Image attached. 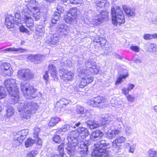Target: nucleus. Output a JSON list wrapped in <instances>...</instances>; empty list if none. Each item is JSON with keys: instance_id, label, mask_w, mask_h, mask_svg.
Masks as SVG:
<instances>
[{"instance_id": "nucleus-1", "label": "nucleus", "mask_w": 157, "mask_h": 157, "mask_svg": "<svg viewBox=\"0 0 157 157\" xmlns=\"http://www.w3.org/2000/svg\"><path fill=\"white\" fill-rule=\"evenodd\" d=\"M89 133L88 130L86 128L82 127H79L75 130H72L69 132L67 139L68 140H70L72 138L78 142V145L79 148L88 147L91 142L89 141L84 142V141L88 136Z\"/></svg>"}, {"instance_id": "nucleus-2", "label": "nucleus", "mask_w": 157, "mask_h": 157, "mask_svg": "<svg viewBox=\"0 0 157 157\" xmlns=\"http://www.w3.org/2000/svg\"><path fill=\"white\" fill-rule=\"evenodd\" d=\"M29 11L31 13L32 9H30L27 6H25L22 11V16L24 19L23 21H21L20 18H19L20 16L19 14H18L15 15V19L14 16L12 15H8L6 16L5 20L6 25L7 26L8 29H11L13 28L15 24L18 25V24L25 23V21L29 18V17H31V14L29 13Z\"/></svg>"}, {"instance_id": "nucleus-3", "label": "nucleus", "mask_w": 157, "mask_h": 157, "mask_svg": "<svg viewBox=\"0 0 157 157\" xmlns=\"http://www.w3.org/2000/svg\"><path fill=\"white\" fill-rule=\"evenodd\" d=\"M38 107L37 103L31 101L25 102L22 101L17 105L18 111L21 112V116L23 118L27 119L30 118L31 114L35 113Z\"/></svg>"}, {"instance_id": "nucleus-4", "label": "nucleus", "mask_w": 157, "mask_h": 157, "mask_svg": "<svg viewBox=\"0 0 157 157\" xmlns=\"http://www.w3.org/2000/svg\"><path fill=\"white\" fill-rule=\"evenodd\" d=\"M109 144L107 141L102 140L94 144V150L92 153L91 157H109V152L106 150Z\"/></svg>"}, {"instance_id": "nucleus-5", "label": "nucleus", "mask_w": 157, "mask_h": 157, "mask_svg": "<svg viewBox=\"0 0 157 157\" xmlns=\"http://www.w3.org/2000/svg\"><path fill=\"white\" fill-rule=\"evenodd\" d=\"M85 65L88 68L85 69L80 66L77 68V72L79 77H82L85 75H90L92 73L95 74H98V68L94 60L90 59L86 60Z\"/></svg>"}, {"instance_id": "nucleus-6", "label": "nucleus", "mask_w": 157, "mask_h": 157, "mask_svg": "<svg viewBox=\"0 0 157 157\" xmlns=\"http://www.w3.org/2000/svg\"><path fill=\"white\" fill-rule=\"evenodd\" d=\"M16 80L10 78L4 81V86L11 96L12 103H17L19 100V89L17 86Z\"/></svg>"}, {"instance_id": "nucleus-7", "label": "nucleus", "mask_w": 157, "mask_h": 157, "mask_svg": "<svg viewBox=\"0 0 157 157\" xmlns=\"http://www.w3.org/2000/svg\"><path fill=\"white\" fill-rule=\"evenodd\" d=\"M111 14L113 23L117 25V24L120 25L125 22L124 15L122 8L116 6L115 9L111 8Z\"/></svg>"}, {"instance_id": "nucleus-8", "label": "nucleus", "mask_w": 157, "mask_h": 157, "mask_svg": "<svg viewBox=\"0 0 157 157\" xmlns=\"http://www.w3.org/2000/svg\"><path fill=\"white\" fill-rule=\"evenodd\" d=\"M21 89L24 95L27 99H32L36 97V90L30 86L28 83H22L21 84Z\"/></svg>"}, {"instance_id": "nucleus-9", "label": "nucleus", "mask_w": 157, "mask_h": 157, "mask_svg": "<svg viewBox=\"0 0 157 157\" xmlns=\"http://www.w3.org/2000/svg\"><path fill=\"white\" fill-rule=\"evenodd\" d=\"M31 13L32 14L31 15V17L25 21V26L30 29H31L32 28L34 21H40L41 18L40 8H36V10H32Z\"/></svg>"}, {"instance_id": "nucleus-10", "label": "nucleus", "mask_w": 157, "mask_h": 157, "mask_svg": "<svg viewBox=\"0 0 157 157\" xmlns=\"http://www.w3.org/2000/svg\"><path fill=\"white\" fill-rule=\"evenodd\" d=\"M106 103V100L103 97L101 96L94 98L88 101L89 105L94 107L100 108L105 107V103Z\"/></svg>"}, {"instance_id": "nucleus-11", "label": "nucleus", "mask_w": 157, "mask_h": 157, "mask_svg": "<svg viewBox=\"0 0 157 157\" xmlns=\"http://www.w3.org/2000/svg\"><path fill=\"white\" fill-rule=\"evenodd\" d=\"M94 21L96 25H98L106 21L108 19V13L105 10H101L95 16Z\"/></svg>"}, {"instance_id": "nucleus-12", "label": "nucleus", "mask_w": 157, "mask_h": 157, "mask_svg": "<svg viewBox=\"0 0 157 157\" xmlns=\"http://www.w3.org/2000/svg\"><path fill=\"white\" fill-rule=\"evenodd\" d=\"M68 140V144L67 147H65L67 153L70 155H75L77 153L75 148L76 146L78 147V142L72 138L70 140Z\"/></svg>"}, {"instance_id": "nucleus-13", "label": "nucleus", "mask_w": 157, "mask_h": 157, "mask_svg": "<svg viewBox=\"0 0 157 157\" xmlns=\"http://www.w3.org/2000/svg\"><path fill=\"white\" fill-rule=\"evenodd\" d=\"M18 76L22 78L24 80H29L33 78L34 75L30 70L23 69L18 71Z\"/></svg>"}, {"instance_id": "nucleus-14", "label": "nucleus", "mask_w": 157, "mask_h": 157, "mask_svg": "<svg viewBox=\"0 0 157 157\" xmlns=\"http://www.w3.org/2000/svg\"><path fill=\"white\" fill-rule=\"evenodd\" d=\"M56 10L57 11H55L53 15L52 18L51 19V26H52L53 24H55L56 23L61 17V14H62L64 11V8L62 6L58 5L56 8Z\"/></svg>"}, {"instance_id": "nucleus-15", "label": "nucleus", "mask_w": 157, "mask_h": 157, "mask_svg": "<svg viewBox=\"0 0 157 157\" xmlns=\"http://www.w3.org/2000/svg\"><path fill=\"white\" fill-rule=\"evenodd\" d=\"M60 40L59 35L55 34L53 35H50L48 36V38L45 42L48 45L54 47L56 45Z\"/></svg>"}, {"instance_id": "nucleus-16", "label": "nucleus", "mask_w": 157, "mask_h": 157, "mask_svg": "<svg viewBox=\"0 0 157 157\" xmlns=\"http://www.w3.org/2000/svg\"><path fill=\"white\" fill-rule=\"evenodd\" d=\"M84 77V78L81 79L78 85L79 87L81 88H84L87 85L91 83L94 80V78L90 75H85Z\"/></svg>"}, {"instance_id": "nucleus-17", "label": "nucleus", "mask_w": 157, "mask_h": 157, "mask_svg": "<svg viewBox=\"0 0 157 157\" xmlns=\"http://www.w3.org/2000/svg\"><path fill=\"white\" fill-rule=\"evenodd\" d=\"M125 141V138L123 136L117 137L112 142L113 147L118 150L121 148V146Z\"/></svg>"}, {"instance_id": "nucleus-18", "label": "nucleus", "mask_w": 157, "mask_h": 157, "mask_svg": "<svg viewBox=\"0 0 157 157\" xmlns=\"http://www.w3.org/2000/svg\"><path fill=\"white\" fill-rule=\"evenodd\" d=\"M81 124V123L79 122L75 123V124H73L71 125H65L62 127V128L59 129L57 131V133H61L63 132L68 131L69 130H71V128H75L76 127H78Z\"/></svg>"}, {"instance_id": "nucleus-19", "label": "nucleus", "mask_w": 157, "mask_h": 157, "mask_svg": "<svg viewBox=\"0 0 157 157\" xmlns=\"http://www.w3.org/2000/svg\"><path fill=\"white\" fill-rule=\"evenodd\" d=\"M103 135V133L100 130H97L93 132L90 135V139L92 141H96L99 140Z\"/></svg>"}, {"instance_id": "nucleus-20", "label": "nucleus", "mask_w": 157, "mask_h": 157, "mask_svg": "<svg viewBox=\"0 0 157 157\" xmlns=\"http://www.w3.org/2000/svg\"><path fill=\"white\" fill-rule=\"evenodd\" d=\"M61 78L65 81H71L74 79V73L70 71H65Z\"/></svg>"}, {"instance_id": "nucleus-21", "label": "nucleus", "mask_w": 157, "mask_h": 157, "mask_svg": "<svg viewBox=\"0 0 157 157\" xmlns=\"http://www.w3.org/2000/svg\"><path fill=\"white\" fill-rule=\"evenodd\" d=\"M44 56L40 54L34 55H31L29 56V58L35 63H39L43 60Z\"/></svg>"}, {"instance_id": "nucleus-22", "label": "nucleus", "mask_w": 157, "mask_h": 157, "mask_svg": "<svg viewBox=\"0 0 157 157\" xmlns=\"http://www.w3.org/2000/svg\"><path fill=\"white\" fill-rule=\"evenodd\" d=\"M121 131L117 130H113L111 129L108 130L105 132L106 137L109 139H112L115 137L116 135L119 134Z\"/></svg>"}, {"instance_id": "nucleus-23", "label": "nucleus", "mask_w": 157, "mask_h": 157, "mask_svg": "<svg viewBox=\"0 0 157 157\" xmlns=\"http://www.w3.org/2000/svg\"><path fill=\"white\" fill-rule=\"evenodd\" d=\"M123 9L128 17H134L135 15V10L131 9L130 8L125 5L123 6Z\"/></svg>"}, {"instance_id": "nucleus-24", "label": "nucleus", "mask_w": 157, "mask_h": 157, "mask_svg": "<svg viewBox=\"0 0 157 157\" xmlns=\"http://www.w3.org/2000/svg\"><path fill=\"white\" fill-rule=\"evenodd\" d=\"M29 132L28 129H23L19 131L16 135V138L19 137L23 140L25 138Z\"/></svg>"}, {"instance_id": "nucleus-25", "label": "nucleus", "mask_w": 157, "mask_h": 157, "mask_svg": "<svg viewBox=\"0 0 157 157\" xmlns=\"http://www.w3.org/2000/svg\"><path fill=\"white\" fill-rule=\"evenodd\" d=\"M44 27L41 25H39L36 29V34L38 38L43 36L45 33Z\"/></svg>"}, {"instance_id": "nucleus-26", "label": "nucleus", "mask_w": 157, "mask_h": 157, "mask_svg": "<svg viewBox=\"0 0 157 157\" xmlns=\"http://www.w3.org/2000/svg\"><path fill=\"white\" fill-rule=\"evenodd\" d=\"M79 153L81 156H77L76 157H88V147H82V148H79Z\"/></svg>"}, {"instance_id": "nucleus-27", "label": "nucleus", "mask_w": 157, "mask_h": 157, "mask_svg": "<svg viewBox=\"0 0 157 157\" xmlns=\"http://www.w3.org/2000/svg\"><path fill=\"white\" fill-rule=\"evenodd\" d=\"M86 123L87 126L91 129L96 128L99 126V124L98 122L93 120H87L86 121Z\"/></svg>"}, {"instance_id": "nucleus-28", "label": "nucleus", "mask_w": 157, "mask_h": 157, "mask_svg": "<svg viewBox=\"0 0 157 157\" xmlns=\"http://www.w3.org/2000/svg\"><path fill=\"white\" fill-rule=\"evenodd\" d=\"M94 2L97 6L101 8L106 7L109 4L106 0H95Z\"/></svg>"}, {"instance_id": "nucleus-29", "label": "nucleus", "mask_w": 157, "mask_h": 157, "mask_svg": "<svg viewBox=\"0 0 157 157\" xmlns=\"http://www.w3.org/2000/svg\"><path fill=\"white\" fill-rule=\"evenodd\" d=\"M24 51V49L21 48H10L0 51V52H3L6 53L9 52H18L21 53Z\"/></svg>"}, {"instance_id": "nucleus-30", "label": "nucleus", "mask_w": 157, "mask_h": 157, "mask_svg": "<svg viewBox=\"0 0 157 157\" xmlns=\"http://www.w3.org/2000/svg\"><path fill=\"white\" fill-rule=\"evenodd\" d=\"M148 51L150 52L157 55V45L154 44H148Z\"/></svg>"}, {"instance_id": "nucleus-31", "label": "nucleus", "mask_w": 157, "mask_h": 157, "mask_svg": "<svg viewBox=\"0 0 157 157\" xmlns=\"http://www.w3.org/2000/svg\"><path fill=\"white\" fill-rule=\"evenodd\" d=\"M37 4L38 3L36 0H30L27 6L30 9H32V11L36 10V8H40L39 7L36 6Z\"/></svg>"}, {"instance_id": "nucleus-32", "label": "nucleus", "mask_w": 157, "mask_h": 157, "mask_svg": "<svg viewBox=\"0 0 157 157\" xmlns=\"http://www.w3.org/2000/svg\"><path fill=\"white\" fill-rule=\"evenodd\" d=\"M11 66L10 63L6 62H3L0 63V73L9 69Z\"/></svg>"}, {"instance_id": "nucleus-33", "label": "nucleus", "mask_w": 157, "mask_h": 157, "mask_svg": "<svg viewBox=\"0 0 157 157\" xmlns=\"http://www.w3.org/2000/svg\"><path fill=\"white\" fill-rule=\"evenodd\" d=\"M128 76V74L126 73L125 75L123 74H121L118 76L117 80L116 81L115 84L116 85H118L119 84L121 83L122 82L123 79H125Z\"/></svg>"}, {"instance_id": "nucleus-34", "label": "nucleus", "mask_w": 157, "mask_h": 157, "mask_svg": "<svg viewBox=\"0 0 157 157\" xmlns=\"http://www.w3.org/2000/svg\"><path fill=\"white\" fill-rule=\"evenodd\" d=\"M6 117H11L13 115L14 110L13 107L11 106L8 105L6 107Z\"/></svg>"}, {"instance_id": "nucleus-35", "label": "nucleus", "mask_w": 157, "mask_h": 157, "mask_svg": "<svg viewBox=\"0 0 157 157\" xmlns=\"http://www.w3.org/2000/svg\"><path fill=\"white\" fill-rule=\"evenodd\" d=\"M23 140L20 138L19 137L16 138V135L14 137V140L13 141L12 145L14 147H16L19 146L23 142Z\"/></svg>"}, {"instance_id": "nucleus-36", "label": "nucleus", "mask_w": 157, "mask_h": 157, "mask_svg": "<svg viewBox=\"0 0 157 157\" xmlns=\"http://www.w3.org/2000/svg\"><path fill=\"white\" fill-rule=\"evenodd\" d=\"M59 121V119L57 117H54L51 119L48 125L50 126H53L56 125Z\"/></svg>"}, {"instance_id": "nucleus-37", "label": "nucleus", "mask_w": 157, "mask_h": 157, "mask_svg": "<svg viewBox=\"0 0 157 157\" xmlns=\"http://www.w3.org/2000/svg\"><path fill=\"white\" fill-rule=\"evenodd\" d=\"M77 10L76 8L70 9L68 13L69 15H71L74 18H75L77 16Z\"/></svg>"}, {"instance_id": "nucleus-38", "label": "nucleus", "mask_w": 157, "mask_h": 157, "mask_svg": "<svg viewBox=\"0 0 157 157\" xmlns=\"http://www.w3.org/2000/svg\"><path fill=\"white\" fill-rule=\"evenodd\" d=\"M124 129L127 136H129L132 133V128L129 126L123 125Z\"/></svg>"}, {"instance_id": "nucleus-39", "label": "nucleus", "mask_w": 157, "mask_h": 157, "mask_svg": "<svg viewBox=\"0 0 157 157\" xmlns=\"http://www.w3.org/2000/svg\"><path fill=\"white\" fill-rule=\"evenodd\" d=\"M36 143L35 140H33L31 138H29L25 142V146L26 147L31 146L33 144Z\"/></svg>"}, {"instance_id": "nucleus-40", "label": "nucleus", "mask_w": 157, "mask_h": 157, "mask_svg": "<svg viewBox=\"0 0 157 157\" xmlns=\"http://www.w3.org/2000/svg\"><path fill=\"white\" fill-rule=\"evenodd\" d=\"M112 116H106L102 120V122L104 124H108L109 123L111 122L113 120V118L111 117Z\"/></svg>"}, {"instance_id": "nucleus-41", "label": "nucleus", "mask_w": 157, "mask_h": 157, "mask_svg": "<svg viewBox=\"0 0 157 157\" xmlns=\"http://www.w3.org/2000/svg\"><path fill=\"white\" fill-rule=\"evenodd\" d=\"M61 133H57V131H56V133L53 138V141L56 143L59 144L61 142V140L60 139V134Z\"/></svg>"}, {"instance_id": "nucleus-42", "label": "nucleus", "mask_w": 157, "mask_h": 157, "mask_svg": "<svg viewBox=\"0 0 157 157\" xmlns=\"http://www.w3.org/2000/svg\"><path fill=\"white\" fill-rule=\"evenodd\" d=\"M123 125L122 122H120L118 123L113 122V125L115 127V130H120L122 129V125Z\"/></svg>"}, {"instance_id": "nucleus-43", "label": "nucleus", "mask_w": 157, "mask_h": 157, "mask_svg": "<svg viewBox=\"0 0 157 157\" xmlns=\"http://www.w3.org/2000/svg\"><path fill=\"white\" fill-rule=\"evenodd\" d=\"M6 96V91L2 86H0V98H4Z\"/></svg>"}, {"instance_id": "nucleus-44", "label": "nucleus", "mask_w": 157, "mask_h": 157, "mask_svg": "<svg viewBox=\"0 0 157 157\" xmlns=\"http://www.w3.org/2000/svg\"><path fill=\"white\" fill-rule=\"evenodd\" d=\"M13 73V70L12 68L10 67L9 69H7L6 71H5L1 73L3 74L4 75L8 76H11L12 75Z\"/></svg>"}, {"instance_id": "nucleus-45", "label": "nucleus", "mask_w": 157, "mask_h": 157, "mask_svg": "<svg viewBox=\"0 0 157 157\" xmlns=\"http://www.w3.org/2000/svg\"><path fill=\"white\" fill-rule=\"evenodd\" d=\"M74 18L71 15H69L68 13L67 15H66L64 17V20L66 22L70 24L74 19Z\"/></svg>"}, {"instance_id": "nucleus-46", "label": "nucleus", "mask_w": 157, "mask_h": 157, "mask_svg": "<svg viewBox=\"0 0 157 157\" xmlns=\"http://www.w3.org/2000/svg\"><path fill=\"white\" fill-rule=\"evenodd\" d=\"M147 153L149 157H157V151L153 150L150 149Z\"/></svg>"}, {"instance_id": "nucleus-47", "label": "nucleus", "mask_w": 157, "mask_h": 157, "mask_svg": "<svg viewBox=\"0 0 157 157\" xmlns=\"http://www.w3.org/2000/svg\"><path fill=\"white\" fill-rule=\"evenodd\" d=\"M58 150L60 154V157H63L64 155L63 145V143L59 145L58 147Z\"/></svg>"}, {"instance_id": "nucleus-48", "label": "nucleus", "mask_w": 157, "mask_h": 157, "mask_svg": "<svg viewBox=\"0 0 157 157\" xmlns=\"http://www.w3.org/2000/svg\"><path fill=\"white\" fill-rule=\"evenodd\" d=\"M76 112L79 114H83L84 112V108L80 105H78L76 109Z\"/></svg>"}, {"instance_id": "nucleus-49", "label": "nucleus", "mask_w": 157, "mask_h": 157, "mask_svg": "<svg viewBox=\"0 0 157 157\" xmlns=\"http://www.w3.org/2000/svg\"><path fill=\"white\" fill-rule=\"evenodd\" d=\"M40 131V129L39 128H35L33 130V137L34 138L38 137L39 133Z\"/></svg>"}, {"instance_id": "nucleus-50", "label": "nucleus", "mask_w": 157, "mask_h": 157, "mask_svg": "<svg viewBox=\"0 0 157 157\" xmlns=\"http://www.w3.org/2000/svg\"><path fill=\"white\" fill-rule=\"evenodd\" d=\"M57 103L60 104L62 107H63V105H66L68 104L69 102L67 100L63 98L60 100Z\"/></svg>"}, {"instance_id": "nucleus-51", "label": "nucleus", "mask_w": 157, "mask_h": 157, "mask_svg": "<svg viewBox=\"0 0 157 157\" xmlns=\"http://www.w3.org/2000/svg\"><path fill=\"white\" fill-rule=\"evenodd\" d=\"M37 154L38 152L37 151H32L27 154L26 157H34Z\"/></svg>"}, {"instance_id": "nucleus-52", "label": "nucleus", "mask_w": 157, "mask_h": 157, "mask_svg": "<svg viewBox=\"0 0 157 157\" xmlns=\"http://www.w3.org/2000/svg\"><path fill=\"white\" fill-rule=\"evenodd\" d=\"M126 97L128 101L132 102H134L135 99V98L134 96L130 94L126 95Z\"/></svg>"}, {"instance_id": "nucleus-53", "label": "nucleus", "mask_w": 157, "mask_h": 157, "mask_svg": "<svg viewBox=\"0 0 157 157\" xmlns=\"http://www.w3.org/2000/svg\"><path fill=\"white\" fill-rule=\"evenodd\" d=\"M130 48L132 51L136 52H139L140 50V48L136 46H131Z\"/></svg>"}, {"instance_id": "nucleus-54", "label": "nucleus", "mask_w": 157, "mask_h": 157, "mask_svg": "<svg viewBox=\"0 0 157 157\" xmlns=\"http://www.w3.org/2000/svg\"><path fill=\"white\" fill-rule=\"evenodd\" d=\"M99 40H100V44L101 47H103L105 45L106 42V39L101 37L99 38Z\"/></svg>"}, {"instance_id": "nucleus-55", "label": "nucleus", "mask_w": 157, "mask_h": 157, "mask_svg": "<svg viewBox=\"0 0 157 157\" xmlns=\"http://www.w3.org/2000/svg\"><path fill=\"white\" fill-rule=\"evenodd\" d=\"M90 110L89 109H86L85 110V112H84L83 113V117H90L91 116V113H90Z\"/></svg>"}, {"instance_id": "nucleus-56", "label": "nucleus", "mask_w": 157, "mask_h": 157, "mask_svg": "<svg viewBox=\"0 0 157 157\" xmlns=\"http://www.w3.org/2000/svg\"><path fill=\"white\" fill-rule=\"evenodd\" d=\"M51 74V75L52 78H54V80H56L57 79V71L56 70L55 71H52L50 72Z\"/></svg>"}, {"instance_id": "nucleus-57", "label": "nucleus", "mask_w": 157, "mask_h": 157, "mask_svg": "<svg viewBox=\"0 0 157 157\" xmlns=\"http://www.w3.org/2000/svg\"><path fill=\"white\" fill-rule=\"evenodd\" d=\"M19 29L20 31L21 32L28 33L29 32L28 30L22 25L19 26Z\"/></svg>"}, {"instance_id": "nucleus-58", "label": "nucleus", "mask_w": 157, "mask_h": 157, "mask_svg": "<svg viewBox=\"0 0 157 157\" xmlns=\"http://www.w3.org/2000/svg\"><path fill=\"white\" fill-rule=\"evenodd\" d=\"M48 67L49 69L48 71L49 72L56 70V67L53 64H50L49 65Z\"/></svg>"}, {"instance_id": "nucleus-59", "label": "nucleus", "mask_w": 157, "mask_h": 157, "mask_svg": "<svg viewBox=\"0 0 157 157\" xmlns=\"http://www.w3.org/2000/svg\"><path fill=\"white\" fill-rule=\"evenodd\" d=\"M129 91L127 87H123L122 89V93L125 95H127Z\"/></svg>"}, {"instance_id": "nucleus-60", "label": "nucleus", "mask_w": 157, "mask_h": 157, "mask_svg": "<svg viewBox=\"0 0 157 157\" xmlns=\"http://www.w3.org/2000/svg\"><path fill=\"white\" fill-rule=\"evenodd\" d=\"M82 1V0H69V2L71 4H77L81 3Z\"/></svg>"}, {"instance_id": "nucleus-61", "label": "nucleus", "mask_w": 157, "mask_h": 157, "mask_svg": "<svg viewBox=\"0 0 157 157\" xmlns=\"http://www.w3.org/2000/svg\"><path fill=\"white\" fill-rule=\"evenodd\" d=\"M151 35L149 34H145L143 36V38L145 40H151Z\"/></svg>"}, {"instance_id": "nucleus-62", "label": "nucleus", "mask_w": 157, "mask_h": 157, "mask_svg": "<svg viewBox=\"0 0 157 157\" xmlns=\"http://www.w3.org/2000/svg\"><path fill=\"white\" fill-rule=\"evenodd\" d=\"M69 30V28L66 25L60 32L61 33H63V34H66V32H67Z\"/></svg>"}, {"instance_id": "nucleus-63", "label": "nucleus", "mask_w": 157, "mask_h": 157, "mask_svg": "<svg viewBox=\"0 0 157 157\" xmlns=\"http://www.w3.org/2000/svg\"><path fill=\"white\" fill-rule=\"evenodd\" d=\"M72 89V90L69 91V90L71 89V87H68L67 88V90L70 93H73L74 94H75L78 92L77 89L76 88H75L74 87H72L71 88Z\"/></svg>"}, {"instance_id": "nucleus-64", "label": "nucleus", "mask_w": 157, "mask_h": 157, "mask_svg": "<svg viewBox=\"0 0 157 157\" xmlns=\"http://www.w3.org/2000/svg\"><path fill=\"white\" fill-rule=\"evenodd\" d=\"M136 145L133 144L131 146L129 149V151L130 152L133 153L134 152V150L135 149Z\"/></svg>"}]
</instances>
